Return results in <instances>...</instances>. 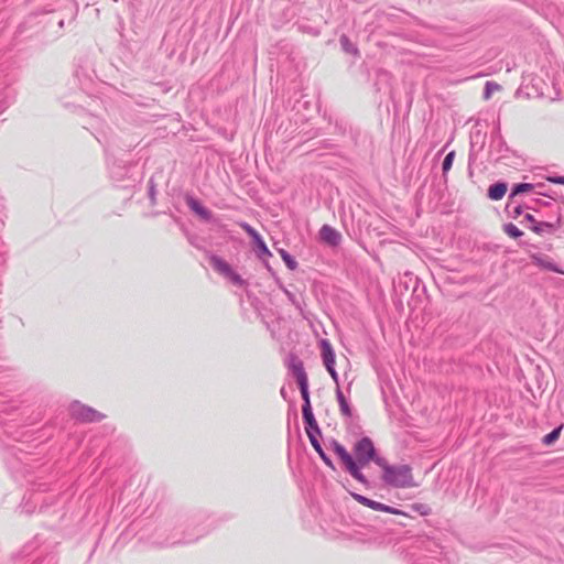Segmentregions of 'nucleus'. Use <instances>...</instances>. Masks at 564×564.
<instances>
[{
  "instance_id": "9",
  "label": "nucleus",
  "mask_w": 564,
  "mask_h": 564,
  "mask_svg": "<svg viewBox=\"0 0 564 564\" xmlns=\"http://www.w3.org/2000/svg\"><path fill=\"white\" fill-rule=\"evenodd\" d=\"M319 238L324 243L332 247L338 246L341 241L340 232L329 225L322 226L319 229Z\"/></svg>"
},
{
  "instance_id": "23",
  "label": "nucleus",
  "mask_w": 564,
  "mask_h": 564,
  "mask_svg": "<svg viewBox=\"0 0 564 564\" xmlns=\"http://www.w3.org/2000/svg\"><path fill=\"white\" fill-rule=\"evenodd\" d=\"M254 243L257 245V247L261 250V252L265 256H271V252L270 250L268 249L265 242L263 241V239L261 238V236L258 237V239L254 240Z\"/></svg>"
},
{
  "instance_id": "11",
  "label": "nucleus",
  "mask_w": 564,
  "mask_h": 564,
  "mask_svg": "<svg viewBox=\"0 0 564 564\" xmlns=\"http://www.w3.org/2000/svg\"><path fill=\"white\" fill-rule=\"evenodd\" d=\"M292 372L296 379L299 386L308 383V378L301 361L292 365Z\"/></svg>"
},
{
  "instance_id": "6",
  "label": "nucleus",
  "mask_w": 564,
  "mask_h": 564,
  "mask_svg": "<svg viewBox=\"0 0 564 564\" xmlns=\"http://www.w3.org/2000/svg\"><path fill=\"white\" fill-rule=\"evenodd\" d=\"M69 413L73 417L85 422L99 421L101 419V415L97 411L87 408L78 401L69 405Z\"/></svg>"
},
{
  "instance_id": "12",
  "label": "nucleus",
  "mask_w": 564,
  "mask_h": 564,
  "mask_svg": "<svg viewBox=\"0 0 564 564\" xmlns=\"http://www.w3.org/2000/svg\"><path fill=\"white\" fill-rule=\"evenodd\" d=\"M507 189V184L496 183L489 187L488 196L492 200H499L506 195Z\"/></svg>"
},
{
  "instance_id": "26",
  "label": "nucleus",
  "mask_w": 564,
  "mask_h": 564,
  "mask_svg": "<svg viewBox=\"0 0 564 564\" xmlns=\"http://www.w3.org/2000/svg\"><path fill=\"white\" fill-rule=\"evenodd\" d=\"M525 218H527L528 220H530V221H533V217H532V215H530V214H527V215H525Z\"/></svg>"
},
{
  "instance_id": "7",
  "label": "nucleus",
  "mask_w": 564,
  "mask_h": 564,
  "mask_svg": "<svg viewBox=\"0 0 564 564\" xmlns=\"http://www.w3.org/2000/svg\"><path fill=\"white\" fill-rule=\"evenodd\" d=\"M319 345H321V349H322V358H323L324 366H325L326 370L328 371V373L330 375V377L333 378V380L336 383H338V375L334 367L335 354H334L332 344L328 340L323 339V340H321Z\"/></svg>"
},
{
  "instance_id": "8",
  "label": "nucleus",
  "mask_w": 564,
  "mask_h": 564,
  "mask_svg": "<svg viewBox=\"0 0 564 564\" xmlns=\"http://www.w3.org/2000/svg\"><path fill=\"white\" fill-rule=\"evenodd\" d=\"M209 264L213 267V269L216 272L227 276L234 283H236V284H240L241 283L240 276L236 272H234L231 267L225 260H223L221 258L213 256L209 259Z\"/></svg>"
},
{
  "instance_id": "22",
  "label": "nucleus",
  "mask_w": 564,
  "mask_h": 564,
  "mask_svg": "<svg viewBox=\"0 0 564 564\" xmlns=\"http://www.w3.org/2000/svg\"><path fill=\"white\" fill-rule=\"evenodd\" d=\"M240 227L253 239V241L256 239H258V237L260 236L257 230H254L250 225L246 224V223H241L240 224Z\"/></svg>"
},
{
  "instance_id": "3",
  "label": "nucleus",
  "mask_w": 564,
  "mask_h": 564,
  "mask_svg": "<svg viewBox=\"0 0 564 564\" xmlns=\"http://www.w3.org/2000/svg\"><path fill=\"white\" fill-rule=\"evenodd\" d=\"M376 449L370 438L364 437L355 445L356 463L359 468L369 464L370 460L377 459L375 456Z\"/></svg>"
},
{
  "instance_id": "25",
  "label": "nucleus",
  "mask_w": 564,
  "mask_h": 564,
  "mask_svg": "<svg viewBox=\"0 0 564 564\" xmlns=\"http://www.w3.org/2000/svg\"><path fill=\"white\" fill-rule=\"evenodd\" d=\"M340 42H341V44L348 43V39L346 36H341Z\"/></svg>"
},
{
  "instance_id": "17",
  "label": "nucleus",
  "mask_w": 564,
  "mask_h": 564,
  "mask_svg": "<svg viewBox=\"0 0 564 564\" xmlns=\"http://www.w3.org/2000/svg\"><path fill=\"white\" fill-rule=\"evenodd\" d=\"M279 253L289 269H296L297 262L284 249L279 250Z\"/></svg>"
},
{
  "instance_id": "2",
  "label": "nucleus",
  "mask_w": 564,
  "mask_h": 564,
  "mask_svg": "<svg viewBox=\"0 0 564 564\" xmlns=\"http://www.w3.org/2000/svg\"><path fill=\"white\" fill-rule=\"evenodd\" d=\"M302 399L304 401V404L302 406V414L303 420L305 422V431L306 434L311 441L312 446L314 449L319 454L321 458L324 460V463L334 468L332 460L325 455V453L322 449L321 444L317 443V436L319 435V429L317 421L314 417L311 400H310V392H308V383L299 386Z\"/></svg>"
},
{
  "instance_id": "10",
  "label": "nucleus",
  "mask_w": 564,
  "mask_h": 564,
  "mask_svg": "<svg viewBox=\"0 0 564 564\" xmlns=\"http://www.w3.org/2000/svg\"><path fill=\"white\" fill-rule=\"evenodd\" d=\"M352 497L355 498V500H357L359 503H361L362 506L365 507H368L372 510H376V511H383V512H388V513H392V514H399L400 511L399 510H395L393 509L392 507H389V506H386L381 502H378V501H375V500H371L367 497H364L361 495H358V494H354Z\"/></svg>"
},
{
  "instance_id": "24",
  "label": "nucleus",
  "mask_w": 564,
  "mask_h": 564,
  "mask_svg": "<svg viewBox=\"0 0 564 564\" xmlns=\"http://www.w3.org/2000/svg\"><path fill=\"white\" fill-rule=\"evenodd\" d=\"M547 180L550 182H552V183H555V184H564V177L563 176H560V177H549Z\"/></svg>"
},
{
  "instance_id": "19",
  "label": "nucleus",
  "mask_w": 564,
  "mask_h": 564,
  "mask_svg": "<svg viewBox=\"0 0 564 564\" xmlns=\"http://www.w3.org/2000/svg\"><path fill=\"white\" fill-rule=\"evenodd\" d=\"M533 189V185L532 184H529V183H520V184H517L513 189H512V196L514 195H518V194H521V193H524V192H530Z\"/></svg>"
},
{
  "instance_id": "18",
  "label": "nucleus",
  "mask_w": 564,
  "mask_h": 564,
  "mask_svg": "<svg viewBox=\"0 0 564 564\" xmlns=\"http://www.w3.org/2000/svg\"><path fill=\"white\" fill-rule=\"evenodd\" d=\"M505 232L511 238H519L523 232L513 224H507L503 228Z\"/></svg>"
},
{
  "instance_id": "14",
  "label": "nucleus",
  "mask_w": 564,
  "mask_h": 564,
  "mask_svg": "<svg viewBox=\"0 0 564 564\" xmlns=\"http://www.w3.org/2000/svg\"><path fill=\"white\" fill-rule=\"evenodd\" d=\"M336 398L339 403L341 414L345 416H350L351 415L350 408L346 401L345 395L343 394V392L339 389L336 390Z\"/></svg>"
},
{
  "instance_id": "21",
  "label": "nucleus",
  "mask_w": 564,
  "mask_h": 564,
  "mask_svg": "<svg viewBox=\"0 0 564 564\" xmlns=\"http://www.w3.org/2000/svg\"><path fill=\"white\" fill-rule=\"evenodd\" d=\"M240 227L253 239V241L256 239H258V237L260 236L257 230H254L250 225L246 224V223H241L240 224Z\"/></svg>"
},
{
  "instance_id": "13",
  "label": "nucleus",
  "mask_w": 564,
  "mask_h": 564,
  "mask_svg": "<svg viewBox=\"0 0 564 564\" xmlns=\"http://www.w3.org/2000/svg\"><path fill=\"white\" fill-rule=\"evenodd\" d=\"M189 208L205 219H209L210 212L206 209L198 200L191 198L187 200Z\"/></svg>"
},
{
  "instance_id": "5",
  "label": "nucleus",
  "mask_w": 564,
  "mask_h": 564,
  "mask_svg": "<svg viewBox=\"0 0 564 564\" xmlns=\"http://www.w3.org/2000/svg\"><path fill=\"white\" fill-rule=\"evenodd\" d=\"M532 264L538 267L541 271H550L564 274V270L555 262V260L543 252H532L529 254Z\"/></svg>"
},
{
  "instance_id": "20",
  "label": "nucleus",
  "mask_w": 564,
  "mask_h": 564,
  "mask_svg": "<svg viewBox=\"0 0 564 564\" xmlns=\"http://www.w3.org/2000/svg\"><path fill=\"white\" fill-rule=\"evenodd\" d=\"M454 159H455V152L452 151L449 152L444 161H443V171L446 173L448 172L451 169H452V165H453V162H454Z\"/></svg>"
},
{
  "instance_id": "1",
  "label": "nucleus",
  "mask_w": 564,
  "mask_h": 564,
  "mask_svg": "<svg viewBox=\"0 0 564 564\" xmlns=\"http://www.w3.org/2000/svg\"><path fill=\"white\" fill-rule=\"evenodd\" d=\"M375 463L382 469V480L393 488H412L417 484L410 465H390L384 458H377Z\"/></svg>"
},
{
  "instance_id": "15",
  "label": "nucleus",
  "mask_w": 564,
  "mask_h": 564,
  "mask_svg": "<svg viewBox=\"0 0 564 564\" xmlns=\"http://www.w3.org/2000/svg\"><path fill=\"white\" fill-rule=\"evenodd\" d=\"M501 90V86L495 82H487L485 85L484 99L489 100L492 95Z\"/></svg>"
},
{
  "instance_id": "16",
  "label": "nucleus",
  "mask_w": 564,
  "mask_h": 564,
  "mask_svg": "<svg viewBox=\"0 0 564 564\" xmlns=\"http://www.w3.org/2000/svg\"><path fill=\"white\" fill-rule=\"evenodd\" d=\"M562 425L553 430L551 433L546 434L542 440L543 444L546 446L553 444L560 437Z\"/></svg>"
},
{
  "instance_id": "4",
  "label": "nucleus",
  "mask_w": 564,
  "mask_h": 564,
  "mask_svg": "<svg viewBox=\"0 0 564 564\" xmlns=\"http://www.w3.org/2000/svg\"><path fill=\"white\" fill-rule=\"evenodd\" d=\"M334 451L346 467L347 471L359 482H366V478L364 474L359 470L358 464L355 462V459L351 457V455L347 452V449L338 444H334Z\"/></svg>"
}]
</instances>
